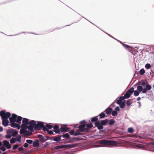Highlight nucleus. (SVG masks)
<instances>
[{"label":"nucleus","instance_id":"nucleus-1","mask_svg":"<svg viewBox=\"0 0 154 154\" xmlns=\"http://www.w3.org/2000/svg\"><path fill=\"white\" fill-rule=\"evenodd\" d=\"M109 121L108 119L102 120L99 121H97V122H95L94 125L98 130H102L103 128V126H105Z\"/></svg>","mask_w":154,"mask_h":154},{"label":"nucleus","instance_id":"nucleus-2","mask_svg":"<svg viewBox=\"0 0 154 154\" xmlns=\"http://www.w3.org/2000/svg\"><path fill=\"white\" fill-rule=\"evenodd\" d=\"M99 143L101 145L104 144L111 146H116L117 144V142L116 141L106 140H100L99 142Z\"/></svg>","mask_w":154,"mask_h":154},{"label":"nucleus","instance_id":"nucleus-3","mask_svg":"<svg viewBox=\"0 0 154 154\" xmlns=\"http://www.w3.org/2000/svg\"><path fill=\"white\" fill-rule=\"evenodd\" d=\"M42 128L45 131H48V128L45 126L43 122H39L35 126L34 129L35 130H39Z\"/></svg>","mask_w":154,"mask_h":154},{"label":"nucleus","instance_id":"nucleus-4","mask_svg":"<svg viewBox=\"0 0 154 154\" xmlns=\"http://www.w3.org/2000/svg\"><path fill=\"white\" fill-rule=\"evenodd\" d=\"M75 146V144H67L63 145L57 146L54 147L55 149H58L63 148H70L74 147Z\"/></svg>","mask_w":154,"mask_h":154},{"label":"nucleus","instance_id":"nucleus-5","mask_svg":"<svg viewBox=\"0 0 154 154\" xmlns=\"http://www.w3.org/2000/svg\"><path fill=\"white\" fill-rule=\"evenodd\" d=\"M11 116V114L9 112H5L4 110H2L0 112V116L2 119H8Z\"/></svg>","mask_w":154,"mask_h":154},{"label":"nucleus","instance_id":"nucleus-6","mask_svg":"<svg viewBox=\"0 0 154 154\" xmlns=\"http://www.w3.org/2000/svg\"><path fill=\"white\" fill-rule=\"evenodd\" d=\"M134 88L133 87H132L130 88L127 91L124 96L125 98H128L130 97V96L132 94L133 92H134Z\"/></svg>","mask_w":154,"mask_h":154},{"label":"nucleus","instance_id":"nucleus-7","mask_svg":"<svg viewBox=\"0 0 154 154\" xmlns=\"http://www.w3.org/2000/svg\"><path fill=\"white\" fill-rule=\"evenodd\" d=\"M18 133V131L13 129H8L7 130V134H11L13 137L16 136L17 135Z\"/></svg>","mask_w":154,"mask_h":154},{"label":"nucleus","instance_id":"nucleus-8","mask_svg":"<svg viewBox=\"0 0 154 154\" xmlns=\"http://www.w3.org/2000/svg\"><path fill=\"white\" fill-rule=\"evenodd\" d=\"M147 84H146V88L143 89L142 91L143 93H145L147 92V90L149 91L151 89L152 87L151 85L148 84V82L146 81Z\"/></svg>","mask_w":154,"mask_h":154},{"label":"nucleus","instance_id":"nucleus-9","mask_svg":"<svg viewBox=\"0 0 154 154\" xmlns=\"http://www.w3.org/2000/svg\"><path fill=\"white\" fill-rule=\"evenodd\" d=\"M17 117V116L15 114H13L12 115L11 117L9 119L10 122H16V119Z\"/></svg>","mask_w":154,"mask_h":154},{"label":"nucleus","instance_id":"nucleus-10","mask_svg":"<svg viewBox=\"0 0 154 154\" xmlns=\"http://www.w3.org/2000/svg\"><path fill=\"white\" fill-rule=\"evenodd\" d=\"M3 145L5 146L8 149H10L11 147V146L9 142L6 140L3 141Z\"/></svg>","mask_w":154,"mask_h":154},{"label":"nucleus","instance_id":"nucleus-11","mask_svg":"<svg viewBox=\"0 0 154 154\" xmlns=\"http://www.w3.org/2000/svg\"><path fill=\"white\" fill-rule=\"evenodd\" d=\"M38 137L39 138L40 141L42 142H44L45 141L47 140V139H46L45 137H44L42 135H38Z\"/></svg>","mask_w":154,"mask_h":154},{"label":"nucleus","instance_id":"nucleus-12","mask_svg":"<svg viewBox=\"0 0 154 154\" xmlns=\"http://www.w3.org/2000/svg\"><path fill=\"white\" fill-rule=\"evenodd\" d=\"M15 122H11V125L13 128H17L18 129L20 128V125L18 124H17L15 123Z\"/></svg>","mask_w":154,"mask_h":154},{"label":"nucleus","instance_id":"nucleus-13","mask_svg":"<svg viewBox=\"0 0 154 154\" xmlns=\"http://www.w3.org/2000/svg\"><path fill=\"white\" fill-rule=\"evenodd\" d=\"M59 127L57 125H55L53 127V128L54 129V131L56 133L60 134V131L59 128Z\"/></svg>","mask_w":154,"mask_h":154},{"label":"nucleus","instance_id":"nucleus-14","mask_svg":"<svg viewBox=\"0 0 154 154\" xmlns=\"http://www.w3.org/2000/svg\"><path fill=\"white\" fill-rule=\"evenodd\" d=\"M2 119V124L5 126L6 127L8 125L9 121L8 119Z\"/></svg>","mask_w":154,"mask_h":154},{"label":"nucleus","instance_id":"nucleus-15","mask_svg":"<svg viewBox=\"0 0 154 154\" xmlns=\"http://www.w3.org/2000/svg\"><path fill=\"white\" fill-rule=\"evenodd\" d=\"M125 98L124 97V96H121L119 99L118 100H117L116 102L117 103V104H120L121 103H122V100L125 99Z\"/></svg>","mask_w":154,"mask_h":154},{"label":"nucleus","instance_id":"nucleus-16","mask_svg":"<svg viewBox=\"0 0 154 154\" xmlns=\"http://www.w3.org/2000/svg\"><path fill=\"white\" fill-rule=\"evenodd\" d=\"M112 109L111 107H109L107 108L104 111L107 114H110L112 112Z\"/></svg>","mask_w":154,"mask_h":154},{"label":"nucleus","instance_id":"nucleus-17","mask_svg":"<svg viewBox=\"0 0 154 154\" xmlns=\"http://www.w3.org/2000/svg\"><path fill=\"white\" fill-rule=\"evenodd\" d=\"M61 136L60 137H57V136H54L53 137V140L57 142L60 141L61 140Z\"/></svg>","mask_w":154,"mask_h":154},{"label":"nucleus","instance_id":"nucleus-18","mask_svg":"<svg viewBox=\"0 0 154 154\" xmlns=\"http://www.w3.org/2000/svg\"><path fill=\"white\" fill-rule=\"evenodd\" d=\"M39 144L38 140H36L33 141V147H38L39 146Z\"/></svg>","mask_w":154,"mask_h":154},{"label":"nucleus","instance_id":"nucleus-19","mask_svg":"<svg viewBox=\"0 0 154 154\" xmlns=\"http://www.w3.org/2000/svg\"><path fill=\"white\" fill-rule=\"evenodd\" d=\"M128 50L133 54H135L137 52V50L135 49H128Z\"/></svg>","mask_w":154,"mask_h":154},{"label":"nucleus","instance_id":"nucleus-20","mask_svg":"<svg viewBox=\"0 0 154 154\" xmlns=\"http://www.w3.org/2000/svg\"><path fill=\"white\" fill-rule=\"evenodd\" d=\"M22 118L20 116H18L16 119V122L19 125L21 123V121Z\"/></svg>","mask_w":154,"mask_h":154},{"label":"nucleus","instance_id":"nucleus-21","mask_svg":"<svg viewBox=\"0 0 154 154\" xmlns=\"http://www.w3.org/2000/svg\"><path fill=\"white\" fill-rule=\"evenodd\" d=\"M69 129L66 127H61L60 128V130L62 132H66L68 131Z\"/></svg>","mask_w":154,"mask_h":154},{"label":"nucleus","instance_id":"nucleus-22","mask_svg":"<svg viewBox=\"0 0 154 154\" xmlns=\"http://www.w3.org/2000/svg\"><path fill=\"white\" fill-rule=\"evenodd\" d=\"M23 123L26 124V125L29 124V119L26 118H23L22 121Z\"/></svg>","mask_w":154,"mask_h":154},{"label":"nucleus","instance_id":"nucleus-23","mask_svg":"<svg viewBox=\"0 0 154 154\" xmlns=\"http://www.w3.org/2000/svg\"><path fill=\"white\" fill-rule=\"evenodd\" d=\"M86 126V124H83L81 125L78 128H79V130L81 131V130H83L84 128Z\"/></svg>","mask_w":154,"mask_h":154},{"label":"nucleus","instance_id":"nucleus-24","mask_svg":"<svg viewBox=\"0 0 154 154\" xmlns=\"http://www.w3.org/2000/svg\"><path fill=\"white\" fill-rule=\"evenodd\" d=\"M34 127V126L31 125H29L27 126V128L31 132H33L34 131V130L33 129Z\"/></svg>","mask_w":154,"mask_h":154},{"label":"nucleus","instance_id":"nucleus-25","mask_svg":"<svg viewBox=\"0 0 154 154\" xmlns=\"http://www.w3.org/2000/svg\"><path fill=\"white\" fill-rule=\"evenodd\" d=\"M99 116H100V119L104 118L106 116V115L104 112H102L101 113H100L99 115Z\"/></svg>","mask_w":154,"mask_h":154},{"label":"nucleus","instance_id":"nucleus-26","mask_svg":"<svg viewBox=\"0 0 154 154\" xmlns=\"http://www.w3.org/2000/svg\"><path fill=\"white\" fill-rule=\"evenodd\" d=\"M81 132H82L79 129L77 130L75 132V136H78V135H81L82 134L81 133Z\"/></svg>","mask_w":154,"mask_h":154},{"label":"nucleus","instance_id":"nucleus-27","mask_svg":"<svg viewBox=\"0 0 154 154\" xmlns=\"http://www.w3.org/2000/svg\"><path fill=\"white\" fill-rule=\"evenodd\" d=\"M29 124H30V125H31L34 126V128L35 127V125L36 124L35 121L33 120H31L29 122Z\"/></svg>","mask_w":154,"mask_h":154},{"label":"nucleus","instance_id":"nucleus-28","mask_svg":"<svg viewBox=\"0 0 154 154\" xmlns=\"http://www.w3.org/2000/svg\"><path fill=\"white\" fill-rule=\"evenodd\" d=\"M98 119L97 117V116H95L93 118H92L91 119V121L94 122H97V121H98Z\"/></svg>","mask_w":154,"mask_h":154},{"label":"nucleus","instance_id":"nucleus-29","mask_svg":"<svg viewBox=\"0 0 154 154\" xmlns=\"http://www.w3.org/2000/svg\"><path fill=\"white\" fill-rule=\"evenodd\" d=\"M146 84H147V83H146ZM138 84L139 85L143 86H145V85H146V83L143 80H141L140 81H139Z\"/></svg>","mask_w":154,"mask_h":154},{"label":"nucleus","instance_id":"nucleus-30","mask_svg":"<svg viewBox=\"0 0 154 154\" xmlns=\"http://www.w3.org/2000/svg\"><path fill=\"white\" fill-rule=\"evenodd\" d=\"M115 123V121L113 119H111L109 120V125H112L114 124Z\"/></svg>","mask_w":154,"mask_h":154},{"label":"nucleus","instance_id":"nucleus-31","mask_svg":"<svg viewBox=\"0 0 154 154\" xmlns=\"http://www.w3.org/2000/svg\"><path fill=\"white\" fill-rule=\"evenodd\" d=\"M81 130V132H88L90 131V129L87 128H85V127L83 129V130Z\"/></svg>","mask_w":154,"mask_h":154},{"label":"nucleus","instance_id":"nucleus-32","mask_svg":"<svg viewBox=\"0 0 154 154\" xmlns=\"http://www.w3.org/2000/svg\"><path fill=\"white\" fill-rule=\"evenodd\" d=\"M26 125V124H24L23 123L21 125V128L22 129H27V125Z\"/></svg>","mask_w":154,"mask_h":154},{"label":"nucleus","instance_id":"nucleus-33","mask_svg":"<svg viewBox=\"0 0 154 154\" xmlns=\"http://www.w3.org/2000/svg\"><path fill=\"white\" fill-rule=\"evenodd\" d=\"M134 94L135 96H138L139 94V92L138 91H134Z\"/></svg>","mask_w":154,"mask_h":154},{"label":"nucleus","instance_id":"nucleus-34","mask_svg":"<svg viewBox=\"0 0 154 154\" xmlns=\"http://www.w3.org/2000/svg\"><path fill=\"white\" fill-rule=\"evenodd\" d=\"M16 140V139L14 138H12L10 140V142L11 143H15Z\"/></svg>","mask_w":154,"mask_h":154},{"label":"nucleus","instance_id":"nucleus-35","mask_svg":"<svg viewBox=\"0 0 154 154\" xmlns=\"http://www.w3.org/2000/svg\"><path fill=\"white\" fill-rule=\"evenodd\" d=\"M86 126L87 128H91L93 127V125L91 123L86 125Z\"/></svg>","mask_w":154,"mask_h":154},{"label":"nucleus","instance_id":"nucleus-36","mask_svg":"<svg viewBox=\"0 0 154 154\" xmlns=\"http://www.w3.org/2000/svg\"><path fill=\"white\" fill-rule=\"evenodd\" d=\"M145 72V71L143 69H141L139 71L140 74L141 75H143Z\"/></svg>","mask_w":154,"mask_h":154},{"label":"nucleus","instance_id":"nucleus-37","mask_svg":"<svg viewBox=\"0 0 154 154\" xmlns=\"http://www.w3.org/2000/svg\"><path fill=\"white\" fill-rule=\"evenodd\" d=\"M137 90L140 91H142L143 89L142 86H139L137 87Z\"/></svg>","mask_w":154,"mask_h":154},{"label":"nucleus","instance_id":"nucleus-38","mask_svg":"<svg viewBox=\"0 0 154 154\" xmlns=\"http://www.w3.org/2000/svg\"><path fill=\"white\" fill-rule=\"evenodd\" d=\"M128 132L130 133H133L134 132L133 129L131 128H129L128 129Z\"/></svg>","mask_w":154,"mask_h":154},{"label":"nucleus","instance_id":"nucleus-39","mask_svg":"<svg viewBox=\"0 0 154 154\" xmlns=\"http://www.w3.org/2000/svg\"><path fill=\"white\" fill-rule=\"evenodd\" d=\"M16 139V140L18 142H21V136L20 135L18 136L17 137Z\"/></svg>","mask_w":154,"mask_h":154},{"label":"nucleus","instance_id":"nucleus-40","mask_svg":"<svg viewBox=\"0 0 154 154\" xmlns=\"http://www.w3.org/2000/svg\"><path fill=\"white\" fill-rule=\"evenodd\" d=\"M61 136H62L63 137H66L68 138L69 137V135L68 133L65 134L63 135H61Z\"/></svg>","mask_w":154,"mask_h":154},{"label":"nucleus","instance_id":"nucleus-41","mask_svg":"<svg viewBox=\"0 0 154 154\" xmlns=\"http://www.w3.org/2000/svg\"><path fill=\"white\" fill-rule=\"evenodd\" d=\"M26 129H22L20 130V134H25V132H26Z\"/></svg>","mask_w":154,"mask_h":154},{"label":"nucleus","instance_id":"nucleus-42","mask_svg":"<svg viewBox=\"0 0 154 154\" xmlns=\"http://www.w3.org/2000/svg\"><path fill=\"white\" fill-rule=\"evenodd\" d=\"M118 114L117 112L116 111H112V115L113 116H115L117 115Z\"/></svg>","mask_w":154,"mask_h":154},{"label":"nucleus","instance_id":"nucleus-43","mask_svg":"<svg viewBox=\"0 0 154 154\" xmlns=\"http://www.w3.org/2000/svg\"><path fill=\"white\" fill-rule=\"evenodd\" d=\"M145 67L146 69H149L151 68V66L150 64L147 63L146 64Z\"/></svg>","mask_w":154,"mask_h":154},{"label":"nucleus","instance_id":"nucleus-44","mask_svg":"<svg viewBox=\"0 0 154 154\" xmlns=\"http://www.w3.org/2000/svg\"><path fill=\"white\" fill-rule=\"evenodd\" d=\"M19 146V145L18 144H16L14 145L13 147V149L14 150H15L17 148H18Z\"/></svg>","mask_w":154,"mask_h":154},{"label":"nucleus","instance_id":"nucleus-45","mask_svg":"<svg viewBox=\"0 0 154 154\" xmlns=\"http://www.w3.org/2000/svg\"><path fill=\"white\" fill-rule=\"evenodd\" d=\"M120 105V107L121 108H124L125 107V104L124 102H123Z\"/></svg>","mask_w":154,"mask_h":154},{"label":"nucleus","instance_id":"nucleus-46","mask_svg":"<svg viewBox=\"0 0 154 154\" xmlns=\"http://www.w3.org/2000/svg\"><path fill=\"white\" fill-rule=\"evenodd\" d=\"M132 103L130 99L128 100L126 102L127 105L128 106H130Z\"/></svg>","mask_w":154,"mask_h":154},{"label":"nucleus","instance_id":"nucleus-47","mask_svg":"<svg viewBox=\"0 0 154 154\" xmlns=\"http://www.w3.org/2000/svg\"><path fill=\"white\" fill-rule=\"evenodd\" d=\"M45 126L48 128H49V129H51L53 127V126L52 125H49V124H46V125Z\"/></svg>","mask_w":154,"mask_h":154},{"label":"nucleus","instance_id":"nucleus-48","mask_svg":"<svg viewBox=\"0 0 154 154\" xmlns=\"http://www.w3.org/2000/svg\"><path fill=\"white\" fill-rule=\"evenodd\" d=\"M32 133L31 132L26 130L25 134L26 135H30Z\"/></svg>","mask_w":154,"mask_h":154},{"label":"nucleus","instance_id":"nucleus-49","mask_svg":"<svg viewBox=\"0 0 154 154\" xmlns=\"http://www.w3.org/2000/svg\"><path fill=\"white\" fill-rule=\"evenodd\" d=\"M26 142L28 143L31 144L32 143L33 141L32 140H26Z\"/></svg>","mask_w":154,"mask_h":154},{"label":"nucleus","instance_id":"nucleus-50","mask_svg":"<svg viewBox=\"0 0 154 154\" xmlns=\"http://www.w3.org/2000/svg\"><path fill=\"white\" fill-rule=\"evenodd\" d=\"M48 131V133L50 135H54L53 134V131L51 130L49 131L48 129V131Z\"/></svg>","mask_w":154,"mask_h":154},{"label":"nucleus","instance_id":"nucleus-51","mask_svg":"<svg viewBox=\"0 0 154 154\" xmlns=\"http://www.w3.org/2000/svg\"><path fill=\"white\" fill-rule=\"evenodd\" d=\"M123 47L126 48H132V47L130 48L129 46L125 44H122Z\"/></svg>","mask_w":154,"mask_h":154},{"label":"nucleus","instance_id":"nucleus-52","mask_svg":"<svg viewBox=\"0 0 154 154\" xmlns=\"http://www.w3.org/2000/svg\"><path fill=\"white\" fill-rule=\"evenodd\" d=\"M69 134L71 135H74L75 136V132L74 131V130H72L69 132Z\"/></svg>","mask_w":154,"mask_h":154},{"label":"nucleus","instance_id":"nucleus-53","mask_svg":"<svg viewBox=\"0 0 154 154\" xmlns=\"http://www.w3.org/2000/svg\"><path fill=\"white\" fill-rule=\"evenodd\" d=\"M72 139L74 140L77 141L80 140V138L79 137H73L72 138Z\"/></svg>","mask_w":154,"mask_h":154},{"label":"nucleus","instance_id":"nucleus-54","mask_svg":"<svg viewBox=\"0 0 154 154\" xmlns=\"http://www.w3.org/2000/svg\"><path fill=\"white\" fill-rule=\"evenodd\" d=\"M45 137L46 138V139H47V140H48V139H50V140H53V137H50L47 136H45Z\"/></svg>","mask_w":154,"mask_h":154},{"label":"nucleus","instance_id":"nucleus-55","mask_svg":"<svg viewBox=\"0 0 154 154\" xmlns=\"http://www.w3.org/2000/svg\"><path fill=\"white\" fill-rule=\"evenodd\" d=\"M11 136L9 134H8L5 135V137L7 139H10L11 138Z\"/></svg>","mask_w":154,"mask_h":154},{"label":"nucleus","instance_id":"nucleus-56","mask_svg":"<svg viewBox=\"0 0 154 154\" xmlns=\"http://www.w3.org/2000/svg\"><path fill=\"white\" fill-rule=\"evenodd\" d=\"M0 149L2 151H5L6 149L4 147H1L0 148Z\"/></svg>","mask_w":154,"mask_h":154},{"label":"nucleus","instance_id":"nucleus-57","mask_svg":"<svg viewBox=\"0 0 154 154\" xmlns=\"http://www.w3.org/2000/svg\"><path fill=\"white\" fill-rule=\"evenodd\" d=\"M23 149H24L23 147L22 146L18 148V150L20 151H23Z\"/></svg>","mask_w":154,"mask_h":154},{"label":"nucleus","instance_id":"nucleus-58","mask_svg":"<svg viewBox=\"0 0 154 154\" xmlns=\"http://www.w3.org/2000/svg\"><path fill=\"white\" fill-rule=\"evenodd\" d=\"M28 146V144L27 143H25L24 144V146L25 148H27Z\"/></svg>","mask_w":154,"mask_h":154},{"label":"nucleus","instance_id":"nucleus-59","mask_svg":"<svg viewBox=\"0 0 154 154\" xmlns=\"http://www.w3.org/2000/svg\"><path fill=\"white\" fill-rule=\"evenodd\" d=\"M115 110H116V111H120L119 108L118 106H116L115 108Z\"/></svg>","mask_w":154,"mask_h":154},{"label":"nucleus","instance_id":"nucleus-60","mask_svg":"<svg viewBox=\"0 0 154 154\" xmlns=\"http://www.w3.org/2000/svg\"><path fill=\"white\" fill-rule=\"evenodd\" d=\"M137 147L141 148H143V146L142 145H137Z\"/></svg>","mask_w":154,"mask_h":154},{"label":"nucleus","instance_id":"nucleus-61","mask_svg":"<svg viewBox=\"0 0 154 154\" xmlns=\"http://www.w3.org/2000/svg\"><path fill=\"white\" fill-rule=\"evenodd\" d=\"M85 120H83V121H82L81 122H80V123H81V124H82V123H85Z\"/></svg>","mask_w":154,"mask_h":154},{"label":"nucleus","instance_id":"nucleus-62","mask_svg":"<svg viewBox=\"0 0 154 154\" xmlns=\"http://www.w3.org/2000/svg\"><path fill=\"white\" fill-rule=\"evenodd\" d=\"M3 130V128L2 127H0V132L2 131Z\"/></svg>","mask_w":154,"mask_h":154},{"label":"nucleus","instance_id":"nucleus-63","mask_svg":"<svg viewBox=\"0 0 154 154\" xmlns=\"http://www.w3.org/2000/svg\"><path fill=\"white\" fill-rule=\"evenodd\" d=\"M140 99H141V98L140 97H137V101H139V100H140Z\"/></svg>","mask_w":154,"mask_h":154},{"label":"nucleus","instance_id":"nucleus-64","mask_svg":"<svg viewBox=\"0 0 154 154\" xmlns=\"http://www.w3.org/2000/svg\"><path fill=\"white\" fill-rule=\"evenodd\" d=\"M149 144L150 145H154V143H149Z\"/></svg>","mask_w":154,"mask_h":154}]
</instances>
